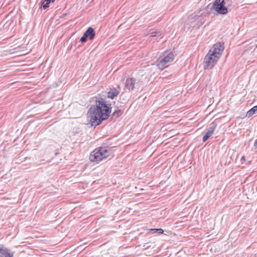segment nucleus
<instances>
[{
	"label": "nucleus",
	"instance_id": "nucleus-11",
	"mask_svg": "<svg viewBox=\"0 0 257 257\" xmlns=\"http://www.w3.org/2000/svg\"><path fill=\"white\" fill-rule=\"evenodd\" d=\"M149 230L152 231L154 233H158L159 234H162L164 230L162 228H151Z\"/></svg>",
	"mask_w": 257,
	"mask_h": 257
},
{
	"label": "nucleus",
	"instance_id": "nucleus-2",
	"mask_svg": "<svg viewBox=\"0 0 257 257\" xmlns=\"http://www.w3.org/2000/svg\"><path fill=\"white\" fill-rule=\"evenodd\" d=\"M223 43L218 42L214 44L209 50L204 59L205 69L212 68L220 59L224 50Z\"/></svg>",
	"mask_w": 257,
	"mask_h": 257
},
{
	"label": "nucleus",
	"instance_id": "nucleus-10",
	"mask_svg": "<svg viewBox=\"0 0 257 257\" xmlns=\"http://www.w3.org/2000/svg\"><path fill=\"white\" fill-rule=\"evenodd\" d=\"M256 112H257V105L256 106H254L252 108H251L250 109H249L247 112L246 116L247 117H250Z\"/></svg>",
	"mask_w": 257,
	"mask_h": 257
},
{
	"label": "nucleus",
	"instance_id": "nucleus-3",
	"mask_svg": "<svg viewBox=\"0 0 257 257\" xmlns=\"http://www.w3.org/2000/svg\"><path fill=\"white\" fill-rule=\"evenodd\" d=\"M175 58L174 53L170 51H164L157 60L158 68L162 70L168 67Z\"/></svg>",
	"mask_w": 257,
	"mask_h": 257
},
{
	"label": "nucleus",
	"instance_id": "nucleus-12",
	"mask_svg": "<svg viewBox=\"0 0 257 257\" xmlns=\"http://www.w3.org/2000/svg\"><path fill=\"white\" fill-rule=\"evenodd\" d=\"M254 146L255 147H257V140L255 141V142L254 143Z\"/></svg>",
	"mask_w": 257,
	"mask_h": 257
},
{
	"label": "nucleus",
	"instance_id": "nucleus-9",
	"mask_svg": "<svg viewBox=\"0 0 257 257\" xmlns=\"http://www.w3.org/2000/svg\"><path fill=\"white\" fill-rule=\"evenodd\" d=\"M119 93V90L116 88H113L110 89L107 92V97L109 98L113 99L117 96Z\"/></svg>",
	"mask_w": 257,
	"mask_h": 257
},
{
	"label": "nucleus",
	"instance_id": "nucleus-1",
	"mask_svg": "<svg viewBox=\"0 0 257 257\" xmlns=\"http://www.w3.org/2000/svg\"><path fill=\"white\" fill-rule=\"evenodd\" d=\"M111 112L110 104H106L103 98L96 101L95 105L91 106L87 112L89 122L92 126H97L106 119Z\"/></svg>",
	"mask_w": 257,
	"mask_h": 257
},
{
	"label": "nucleus",
	"instance_id": "nucleus-13",
	"mask_svg": "<svg viewBox=\"0 0 257 257\" xmlns=\"http://www.w3.org/2000/svg\"><path fill=\"white\" fill-rule=\"evenodd\" d=\"M152 36H156V35H155V34H154H154L152 33Z\"/></svg>",
	"mask_w": 257,
	"mask_h": 257
},
{
	"label": "nucleus",
	"instance_id": "nucleus-14",
	"mask_svg": "<svg viewBox=\"0 0 257 257\" xmlns=\"http://www.w3.org/2000/svg\"><path fill=\"white\" fill-rule=\"evenodd\" d=\"M18 165H20V164H21V163H18Z\"/></svg>",
	"mask_w": 257,
	"mask_h": 257
},
{
	"label": "nucleus",
	"instance_id": "nucleus-8",
	"mask_svg": "<svg viewBox=\"0 0 257 257\" xmlns=\"http://www.w3.org/2000/svg\"><path fill=\"white\" fill-rule=\"evenodd\" d=\"M216 124H213L212 126H211L207 132L205 134V135L203 137V141L204 142H206L212 135L214 132L215 127Z\"/></svg>",
	"mask_w": 257,
	"mask_h": 257
},
{
	"label": "nucleus",
	"instance_id": "nucleus-6",
	"mask_svg": "<svg viewBox=\"0 0 257 257\" xmlns=\"http://www.w3.org/2000/svg\"><path fill=\"white\" fill-rule=\"evenodd\" d=\"M95 35V33L94 29L91 27H89L81 38L80 41L81 42H85L87 38L92 40L94 39Z\"/></svg>",
	"mask_w": 257,
	"mask_h": 257
},
{
	"label": "nucleus",
	"instance_id": "nucleus-4",
	"mask_svg": "<svg viewBox=\"0 0 257 257\" xmlns=\"http://www.w3.org/2000/svg\"><path fill=\"white\" fill-rule=\"evenodd\" d=\"M110 153L103 148H97L90 154V161H101L110 156Z\"/></svg>",
	"mask_w": 257,
	"mask_h": 257
},
{
	"label": "nucleus",
	"instance_id": "nucleus-7",
	"mask_svg": "<svg viewBox=\"0 0 257 257\" xmlns=\"http://www.w3.org/2000/svg\"><path fill=\"white\" fill-rule=\"evenodd\" d=\"M136 80L134 77H128L126 78L124 87L128 90H133L135 88Z\"/></svg>",
	"mask_w": 257,
	"mask_h": 257
},
{
	"label": "nucleus",
	"instance_id": "nucleus-5",
	"mask_svg": "<svg viewBox=\"0 0 257 257\" xmlns=\"http://www.w3.org/2000/svg\"><path fill=\"white\" fill-rule=\"evenodd\" d=\"M213 8L218 14L225 15L228 13L227 9L225 6L224 0H215Z\"/></svg>",
	"mask_w": 257,
	"mask_h": 257
}]
</instances>
